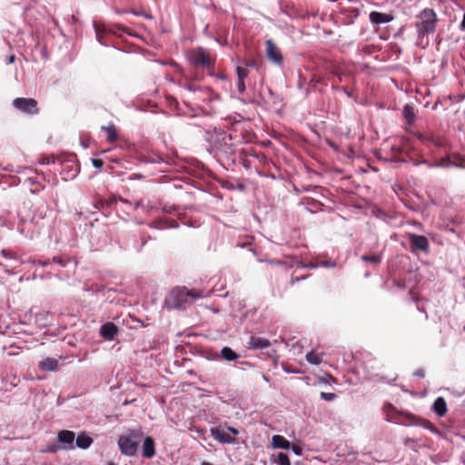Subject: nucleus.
Returning a JSON list of instances; mask_svg holds the SVG:
<instances>
[{
  "label": "nucleus",
  "mask_w": 465,
  "mask_h": 465,
  "mask_svg": "<svg viewBox=\"0 0 465 465\" xmlns=\"http://www.w3.org/2000/svg\"><path fill=\"white\" fill-rule=\"evenodd\" d=\"M96 35H97V37L99 38V32L96 30Z\"/></svg>",
  "instance_id": "37998d69"
},
{
  "label": "nucleus",
  "mask_w": 465,
  "mask_h": 465,
  "mask_svg": "<svg viewBox=\"0 0 465 465\" xmlns=\"http://www.w3.org/2000/svg\"><path fill=\"white\" fill-rule=\"evenodd\" d=\"M93 165L95 167V168H102L103 165H104V162L102 159H93Z\"/></svg>",
  "instance_id": "c756f323"
},
{
  "label": "nucleus",
  "mask_w": 465,
  "mask_h": 465,
  "mask_svg": "<svg viewBox=\"0 0 465 465\" xmlns=\"http://www.w3.org/2000/svg\"><path fill=\"white\" fill-rule=\"evenodd\" d=\"M190 61L194 65H202L203 67H210L213 64V60L203 48L193 50L188 55Z\"/></svg>",
  "instance_id": "423d86ee"
},
{
  "label": "nucleus",
  "mask_w": 465,
  "mask_h": 465,
  "mask_svg": "<svg viewBox=\"0 0 465 465\" xmlns=\"http://www.w3.org/2000/svg\"><path fill=\"white\" fill-rule=\"evenodd\" d=\"M460 27H461V29L465 30V13H464L461 24H460Z\"/></svg>",
  "instance_id": "f704fd0d"
},
{
  "label": "nucleus",
  "mask_w": 465,
  "mask_h": 465,
  "mask_svg": "<svg viewBox=\"0 0 465 465\" xmlns=\"http://www.w3.org/2000/svg\"><path fill=\"white\" fill-rule=\"evenodd\" d=\"M420 22L416 24L419 36H424L435 30L437 18L432 9L426 8L419 15Z\"/></svg>",
  "instance_id": "f03ea898"
},
{
  "label": "nucleus",
  "mask_w": 465,
  "mask_h": 465,
  "mask_svg": "<svg viewBox=\"0 0 465 465\" xmlns=\"http://www.w3.org/2000/svg\"><path fill=\"white\" fill-rule=\"evenodd\" d=\"M236 72L239 80H244V78L248 75V70L241 66L237 67Z\"/></svg>",
  "instance_id": "a878e982"
},
{
  "label": "nucleus",
  "mask_w": 465,
  "mask_h": 465,
  "mask_svg": "<svg viewBox=\"0 0 465 465\" xmlns=\"http://www.w3.org/2000/svg\"><path fill=\"white\" fill-rule=\"evenodd\" d=\"M464 330H465V326H464Z\"/></svg>",
  "instance_id": "c03bdc74"
},
{
  "label": "nucleus",
  "mask_w": 465,
  "mask_h": 465,
  "mask_svg": "<svg viewBox=\"0 0 465 465\" xmlns=\"http://www.w3.org/2000/svg\"><path fill=\"white\" fill-rule=\"evenodd\" d=\"M138 444L139 439L134 434L121 436L118 440V445L122 453L127 456H133L135 454Z\"/></svg>",
  "instance_id": "20e7f679"
},
{
  "label": "nucleus",
  "mask_w": 465,
  "mask_h": 465,
  "mask_svg": "<svg viewBox=\"0 0 465 465\" xmlns=\"http://www.w3.org/2000/svg\"><path fill=\"white\" fill-rule=\"evenodd\" d=\"M102 130L107 133V141L114 143L118 139L117 131L114 124H110L108 126H102Z\"/></svg>",
  "instance_id": "a211bd4d"
},
{
  "label": "nucleus",
  "mask_w": 465,
  "mask_h": 465,
  "mask_svg": "<svg viewBox=\"0 0 465 465\" xmlns=\"http://www.w3.org/2000/svg\"><path fill=\"white\" fill-rule=\"evenodd\" d=\"M271 262V263H272V264H278V263H280L279 262H276V261H272V262Z\"/></svg>",
  "instance_id": "ea45409f"
},
{
  "label": "nucleus",
  "mask_w": 465,
  "mask_h": 465,
  "mask_svg": "<svg viewBox=\"0 0 465 465\" xmlns=\"http://www.w3.org/2000/svg\"><path fill=\"white\" fill-rule=\"evenodd\" d=\"M237 88H238L239 93H241V94L245 92L244 80H238Z\"/></svg>",
  "instance_id": "c85d7f7f"
},
{
  "label": "nucleus",
  "mask_w": 465,
  "mask_h": 465,
  "mask_svg": "<svg viewBox=\"0 0 465 465\" xmlns=\"http://www.w3.org/2000/svg\"><path fill=\"white\" fill-rule=\"evenodd\" d=\"M188 89L191 90V91H194L195 90V88L193 86H191V85L188 86Z\"/></svg>",
  "instance_id": "58836bf2"
},
{
  "label": "nucleus",
  "mask_w": 465,
  "mask_h": 465,
  "mask_svg": "<svg viewBox=\"0 0 465 465\" xmlns=\"http://www.w3.org/2000/svg\"><path fill=\"white\" fill-rule=\"evenodd\" d=\"M209 294L202 291L190 290L187 287L173 289L164 300V306L168 310L185 309L193 302L207 297Z\"/></svg>",
  "instance_id": "f257e3e1"
},
{
  "label": "nucleus",
  "mask_w": 465,
  "mask_h": 465,
  "mask_svg": "<svg viewBox=\"0 0 465 465\" xmlns=\"http://www.w3.org/2000/svg\"><path fill=\"white\" fill-rule=\"evenodd\" d=\"M361 260L365 262H370L373 264H378L381 262V258L380 256L377 255H363L361 257Z\"/></svg>",
  "instance_id": "5701e85b"
},
{
  "label": "nucleus",
  "mask_w": 465,
  "mask_h": 465,
  "mask_svg": "<svg viewBox=\"0 0 465 465\" xmlns=\"http://www.w3.org/2000/svg\"><path fill=\"white\" fill-rule=\"evenodd\" d=\"M227 430L232 434L231 435L228 431L224 430L221 427H213L210 430L212 438L223 444H232L235 443L234 436L238 435L239 431L233 427H228Z\"/></svg>",
  "instance_id": "7ed1b4c3"
},
{
  "label": "nucleus",
  "mask_w": 465,
  "mask_h": 465,
  "mask_svg": "<svg viewBox=\"0 0 465 465\" xmlns=\"http://www.w3.org/2000/svg\"><path fill=\"white\" fill-rule=\"evenodd\" d=\"M407 417L410 420L411 423H413V420L415 419V417L411 414H408Z\"/></svg>",
  "instance_id": "c9c22d12"
},
{
  "label": "nucleus",
  "mask_w": 465,
  "mask_h": 465,
  "mask_svg": "<svg viewBox=\"0 0 465 465\" xmlns=\"http://www.w3.org/2000/svg\"><path fill=\"white\" fill-rule=\"evenodd\" d=\"M409 238L413 251L420 250L428 252L430 245L429 241L425 236L411 233L409 235Z\"/></svg>",
  "instance_id": "1a4fd4ad"
},
{
  "label": "nucleus",
  "mask_w": 465,
  "mask_h": 465,
  "mask_svg": "<svg viewBox=\"0 0 465 465\" xmlns=\"http://www.w3.org/2000/svg\"><path fill=\"white\" fill-rule=\"evenodd\" d=\"M292 450L298 456L302 455V448L298 445H292Z\"/></svg>",
  "instance_id": "2f4dec72"
},
{
  "label": "nucleus",
  "mask_w": 465,
  "mask_h": 465,
  "mask_svg": "<svg viewBox=\"0 0 465 465\" xmlns=\"http://www.w3.org/2000/svg\"><path fill=\"white\" fill-rule=\"evenodd\" d=\"M9 61H10V63H13L15 61V56L14 55L10 56Z\"/></svg>",
  "instance_id": "e433bc0d"
},
{
  "label": "nucleus",
  "mask_w": 465,
  "mask_h": 465,
  "mask_svg": "<svg viewBox=\"0 0 465 465\" xmlns=\"http://www.w3.org/2000/svg\"><path fill=\"white\" fill-rule=\"evenodd\" d=\"M59 362L54 358H45L38 364V368L43 371H55L58 370Z\"/></svg>",
  "instance_id": "f8f14e48"
},
{
  "label": "nucleus",
  "mask_w": 465,
  "mask_h": 465,
  "mask_svg": "<svg viewBox=\"0 0 465 465\" xmlns=\"http://www.w3.org/2000/svg\"><path fill=\"white\" fill-rule=\"evenodd\" d=\"M93 443V439L84 433L79 434L75 439V444L78 448L85 450Z\"/></svg>",
  "instance_id": "f3484780"
},
{
  "label": "nucleus",
  "mask_w": 465,
  "mask_h": 465,
  "mask_svg": "<svg viewBox=\"0 0 465 465\" xmlns=\"http://www.w3.org/2000/svg\"><path fill=\"white\" fill-rule=\"evenodd\" d=\"M58 441L62 443L63 450H74L75 435L71 430H61L57 435Z\"/></svg>",
  "instance_id": "6e6552de"
},
{
  "label": "nucleus",
  "mask_w": 465,
  "mask_h": 465,
  "mask_svg": "<svg viewBox=\"0 0 465 465\" xmlns=\"http://www.w3.org/2000/svg\"><path fill=\"white\" fill-rule=\"evenodd\" d=\"M453 165L456 166V167H460V168H464L465 169V158L458 157L457 158V162H454Z\"/></svg>",
  "instance_id": "cd10ccee"
},
{
  "label": "nucleus",
  "mask_w": 465,
  "mask_h": 465,
  "mask_svg": "<svg viewBox=\"0 0 465 465\" xmlns=\"http://www.w3.org/2000/svg\"><path fill=\"white\" fill-rule=\"evenodd\" d=\"M221 355L223 359L229 361H236L239 358V355L230 347H223L221 351Z\"/></svg>",
  "instance_id": "6ab92c4d"
},
{
  "label": "nucleus",
  "mask_w": 465,
  "mask_h": 465,
  "mask_svg": "<svg viewBox=\"0 0 465 465\" xmlns=\"http://www.w3.org/2000/svg\"><path fill=\"white\" fill-rule=\"evenodd\" d=\"M307 361L313 365H319L322 363V355L319 353H315L314 351H310L305 356Z\"/></svg>",
  "instance_id": "412c9836"
},
{
  "label": "nucleus",
  "mask_w": 465,
  "mask_h": 465,
  "mask_svg": "<svg viewBox=\"0 0 465 465\" xmlns=\"http://www.w3.org/2000/svg\"><path fill=\"white\" fill-rule=\"evenodd\" d=\"M12 104L15 109L27 114H36L39 112L37 101L34 98L18 97Z\"/></svg>",
  "instance_id": "39448f33"
},
{
  "label": "nucleus",
  "mask_w": 465,
  "mask_h": 465,
  "mask_svg": "<svg viewBox=\"0 0 465 465\" xmlns=\"http://www.w3.org/2000/svg\"><path fill=\"white\" fill-rule=\"evenodd\" d=\"M246 65H252L253 64L252 63H250V64H245Z\"/></svg>",
  "instance_id": "79ce46f5"
},
{
  "label": "nucleus",
  "mask_w": 465,
  "mask_h": 465,
  "mask_svg": "<svg viewBox=\"0 0 465 465\" xmlns=\"http://www.w3.org/2000/svg\"><path fill=\"white\" fill-rule=\"evenodd\" d=\"M53 262H55V263H58L62 266H65V262L59 257H54L53 258Z\"/></svg>",
  "instance_id": "473e14b6"
},
{
  "label": "nucleus",
  "mask_w": 465,
  "mask_h": 465,
  "mask_svg": "<svg viewBox=\"0 0 465 465\" xmlns=\"http://www.w3.org/2000/svg\"><path fill=\"white\" fill-rule=\"evenodd\" d=\"M118 329L113 322H107L101 326L100 334L106 340H113L117 334Z\"/></svg>",
  "instance_id": "ddd939ff"
},
{
  "label": "nucleus",
  "mask_w": 465,
  "mask_h": 465,
  "mask_svg": "<svg viewBox=\"0 0 465 465\" xmlns=\"http://www.w3.org/2000/svg\"><path fill=\"white\" fill-rule=\"evenodd\" d=\"M370 21L375 25L387 24L393 20V16L390 14L373 11L369 15Z\"/></svg>",
  "instance_id": "9d476101"
},
{
  "label": "nucleus",
  "mask_w": 465,
  "mask_h": 465,
  "mask_svg": "<svg viewBox=\"0 0 465 465\" xmlns=\"http://www.w3.org/2000/svg\"><path fill=\"white\" fill-rule=\"evenodd\" d=\"M415 375L418 376V377H420V378H423L425 376V372L423 370H418L416 372H415Z\"/></svg>",
  "instance_id": "72a5a7b5"
},
{
  "label": "nucleus",
  "mask_w": 465,
  "mask_h": 465,
  "mask_svg": "<svg viewBox=\"0 0 465 465\" xmlns=\"http://www.w3.org/2000/svg\"><path fill=\"white\" fill-rule=\"evenodd\" d=\"M321 398L327 401H331L336 398V395L331 392H321Z\"/></svg>",
  "instance_id": "bb28decb"
},
{
  "label": "nucleus",
  "mask_w": 465,
  "mask_h": 465,
  "mask_svg": "<svg viewBox=\"0 0 465 465\" xmlns=\"http://www.w3.org/2000/svg\"><path fill=\"white\" fill-rule=\"evenodd\" d=\"M277 459L278 465H291V461L288 455L283 452H280L277 456Z\"/></svg>",
  "instance_id": "4be33fe9"
},
{
  "label": "nucleus",
  "mask_w": 465,
  "mask_h": 465,
  "mask_svg": "<svg viewBox=\"0 0 465 465\" xmlns=\"http://www.w3.org/2000/svg\"><path fill=\"white\" fill-rule=\"evenodd\" d=\"M154 454V441L151 437H146L143 444V456L145 458H152Z\"/></svg>",
  "instance_id": "2eb2a0df"
},
{
  "label": "nucleus",
  "mask_w": 465,
  "mask_h": 465,
  "mask_svg": "<svg viewBox=\"0 0 465 465\" xmlns=\"http://www.w3.org/2000/svg\"><path fill=\"white\" fill-rule=\"evenodd\" d=\"M432 409L439 416H444L447 412V405L445 400L442 397L437 398L433 403Z\"/></svg>",
  "instance_id": "dca6fc26"
},
{
  "label": "nucleus",
  "mask_w": 465,
  "mask_h": 465,
  "mask_svg": "<svg viewBox=\"0 0 465 465\" xmlns=\"http://www.w3.org/2000/svg\"><path fill=\"white\" fill-rule=\"evenodd\" d=\"M402 113H403L404 118L407 120V122L409 124H412L414 122L415 113H414V109L412 106H411L410 104H406L403 107Z\"/></svg>",
  "instance_id": "aec40b11"
},
{
  "label": "nucleus",
  "mask_w": 465,
  "mask_h": 465,
  "mask_svg": "<svg viewBox=\"0 0 465 465\" xmlns=\"http://www.w3.org/2000/svg\"><path fill=\"white\" fill-rule=\"evenodd\" d=\"M453 163H454V162H452L450 157H445V158L441 159L440 162L436 164V166L450 167V166H454Z\"/></svg>",
  "instance_id": "393cba45"
},
{
  "label": "nucleus",
  "mask_w": 465,
  "mask_h": 465,
  "mask_svg": "<svg viewBox=\"0 0 465 465\" xmlns=\"http://www.w3.org/2000/svg\"><path fill=\"white\" fill-rule=\"evenodd\" d=\"M324 266H333V264H331L329 262L324 263Z\"/></svg>",
  "instance_id": "a19ab883"
},
{
  "label": "nucleus",
  "mask_w": 465,
  "mask_h": 465,
  "mask_svg": "<svg viewBox=\"0 0 465 465\" xmlns=\"http://www.w3.org/2000/svg\"><path fill=\"white\" fill-rule=\"evenodd\" d=\"M265 44L267 58L274 64H281L282 63L283 57L280 49L270 39L267 40Z\"/></svg>",
  "instance_id": "0eeeda50"
},
{
  "label": "nucleus",
  "mask_w": 465,
  "mask_h": 465,
  "mask_svg": "<svg viewBox=\"0 0 465 465\" xmlns=\"http://www.w3.org/2000/svg\"><path fill=\"white\" fill-rule=\"evenodd\" d=\"M201 465H213V464H211L210 462H207V461H203V462H202Z\"/></svg>",
  "instance_id": "4c0bfd02"
},
{
  "label": "nucleus",
  "mask_w": 465,
  "mask_h": 465,
  "mask_svg": "<svg viewBox=\"0 0 465 465\" xmlns=\"http://www.w3.org/2000/svg\"><path fill=\"white\" fill-rule=\"evenodd\" d=\"M59 450H63L62 446L53 445L45 450L46 452H55Z\"/></svg>",
  "instance_id": "7c9ffc66"
},
{
  "label": "nucleus",
  "mask_w": 465,
  "mask_h": 465,
  "mask_svg": "<svg viewBox=\"0 0 465 465\" xmlns=\"http://www.w3.org/2000/svg\"><path fill=\"white\" fill-rule=\"evenodd\" d=\"M270 345V341L262 337L251 336L248 341V348L252 350L265 349Z\"/></svg>",
  "instance_id": "9b49d317"
},
{
  "label": "nucleus",
  "mask_w": 465,
  "mask_h": 465,
  "mask_svg": "<svg viewBox=\"0 0 465 465\" xmlns=\"http://www.w3.org/2000/svg\"><path fill=\"white\" fill-rule=\"evenodd\" d=\"M272 446L275 449L289 450L291 443L282 435H273L272 438Z\"/></svg>",
  "instance_id": "4468645a"
},
{
  "label": "nucleus",
  "mask_w": 465,
  "mask_h": 465,
  "mask_svg": "<svg viewBox=\"0 0 465 465\" xmlns=\"http://www.w3.org/2000/svg\"><path fill=\"white\" fill-rule=\"evenodd\" d=\"M0 254L4 258H6V259H12V260L17 259L16 253L11 250H2V251H0Z\"/></svg>",
  "instance_id": "b1692460"
}]
</instances>
